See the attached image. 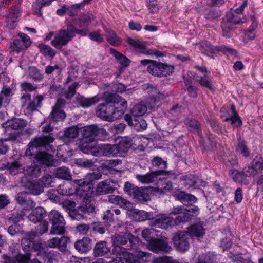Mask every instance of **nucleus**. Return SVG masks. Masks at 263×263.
I'll list each match as a JSON object with an SVG mask.
<instances>
[{"mask_svg":"<svg viewBox=\"0 0 263 263\" xmlns=\"http://www.w3.org/2000/svg\"><path fill=\"white\" fill-rule=\"evenodd\" d=\"M173 195L176 200L180 201L184 205L196 203L198 200L195 196L187 193L185 191H180V189L176 190Z\"/></svg>","mask_w":263,"mask_h":263,"instance_id":"obj_18","label":"nucleus"},{"mask_svg":"<svg viewBox=\"0 0 263 263\" xmlns=\"http://www.w3.org/2000/svg\"><path fill=\"white\" fill-rule=\"evenodd\" d=\"M23 173L27 176L37 178L40 175L41 168L37 164L33 162L31 165L24 167Z\"/></svg>","mask_w":263,"mask_h":263,"instance_id":"obj_29","label":"nucleus"},{"mask_svg":"<svg viewBox=\"0 0 263 263\" xmlns=\"http://www.w3.org/2000/svg\"><path fill=\"white\" fill-rule=\"evenodd\" d=\"M103 219L105 226H110L114 220V215L112 211L110 210L106 211L104 213Z\"/></svg>","mask_w":263,"mask_h":263,"instance_id":"obj_63","label":"nucleus"},{"mask_svg":"<svg viewBox=\"0 0 263 263\" xmlns=\"http://www.w3.org/2000/svg\"><path fill=\"white\" fill-rule=\"evenodd\" d=\"M108 200L110 203L117 204L124 209L129 208V205L131 204L129 201L119 195H110L108 196Z\"/></svg>","mask_w":263,"mask_h":263,"instance_id":"obj_34","label":"nucleus"},{"mask_svg":"<svg viewBox=\"0 0 263 263\" xmlns=\"http://www.w3.org/2000/svg\"><path fill=\"white\" fill-rule=\"evenodd\" d=\"M184 210V208L182 205H180L174 206L170 211V216H176L174 219L179 218V222L178 221L176 222L177 226L189 222L192 220V215Z\"/></svg>","mask_w":263,"mask_h":263,"instance_id":"obj_12","label":"nucleus"},{"mask_svg":"<svg viewBox=\"0 0 263 263\" xmlns=\"http://www.w3.org/2000/svg\"><path fill=\"white\" fill-rule=\"evenodd\" d=\"M132 196L134 199L137 202H146L150 200L149 194L142 187H137Z\"/></svg>","mask_w":263,"mask_h":263,"instance_id":"obj_35","label":"nucleus"},{"mask_svg":"<svg viewBox=\"0 0 263 263\" xmlns=\"http://www.w3.org/2000/svg\"><path fill=\"white\" fill-rule=\"evenodd\" d=\"M50 116L52 121L58 122L63 121L65 119L66 115L63 110L52 108Z\"/></svg>","mask_w":263,"mask_h":263,"instance_id":"obj_46","label":"nucleus"},{"mask_svg":"<svg viewBox=\"0 0 263 263\" xmlns=\"http://www.w3.org/2000/svg\"><path fill=\"white\" fill-rule=\"evenodd\" d=\"M25 251H33L36 252L38 256H41L45 263H53L55 260L56 254L52 251H47L42 242H36L30 246V248L23 249Z\"/></svg>","mask_w":263,"mask_h":263,"instance_id":"obj_8","label":"nucleus"},{"mask_svg":"<svg viewBox=\"0 0 263 263\" xmlns=\"http://www.w3.org/2000/svg\"><path fill=\"white\" fill-rule=\"evenodd\" d=\"M229 174L234 182L239 183H246L247 175L245 174L242 171H239L237 170L233 169L230 170Z\"/></svg>","mask_w":263,"mask_h":263,"instance_id":"obj_40","label":"nucleus"},{"mask_svg":"<svg viewBox=\"0 0 263 263\" xmlns=\"http://www.w3.org/2000/svg\"><path fill=\"white\" fill-rule=\"evenodd\" d=\"M113 248L111 250V254L117 256H125L127 253V249L125 248L118 243H115L113 241Z\"/></svg>","mask_w":263,"mask_h":263,"instance_id":"obj_57","label":"nucleus"},{"mask_svg":"<svg viewBox=\"0 0 263 263\" xmlns=\"http://www.w3.org/2000/svg\"><path fill=\"white\" fill-rule=\"evenodd\" d=\"M231 110L233 113V115L230 117H227L223 120L224 122L230 121L231 124L235 127H239L242 125V121L240 117L238 114L235 106L234 104L231 106Z\"/></svg>","mask_w":263,"mask_h":263,"instance_id":"obj_31","label":"nucleus"},{"mask_svg":"<svg viewBox=\"0 0 263 263\" xmlns=\"http://www.w3.org/2000/svg\"><path fill=\"white\" fill-rule=\"evenodd\" d=\"M27 125L26 120L22 118L14 117L8 119L2 124V127L6 130H20L23 129Z\"/></svg>","mask_w":263,"mask_h":263,"instance_id":"obj_14","label":"nucleus"},{"mask_svg":"<svg viewBox=\"0 0 263 263\" xmlns=\"http://www.w3.org/2000/svg\"><path fill=\"white\" fill-rule=\"evenodd\" d=\"M83 196L84 198L80 205L77 209L68 212V215L72 220H83L86 219L88 216L95 213V201L93 197L86 194Z\"/></svg>","mask_w":263,"mask_h":263,"instance_id":"obj_4","label":"nucleus"},{"mask_svg":"<svg viewBox=\"0 0 263 263\" xmlns=\"http://www.w3.org/2000/svg\"><path fill=\"white\" fill-rule=\"evenodd\" d=\"M78 187L76 189L77 192H80L79 195L81 196L85 195V194L89 195L92 193L93 189V183L92 180L88 178H84L83 179L76 180ZM79 194L78 193H77Z\"/></svg>","mask_w":263,"mask_h":263,"instance_id":"obj_15","label":"nucleus"},{"mask_svg":"<svg viewBox=\"0 0 263 263\" xmlns=\"http://www.w3.org/2000/svg\"><path fill=\"white\" fill-rule=\"evenodd\" d=\"M29 76L30 79L35 82H41L43 79V74L36 67H30Z\"/></svg>","mask_w":263,"mask_h":263,"instance_id":"obj_55","label":"nucleus"},{"mask_svg":"<svg viewBox=\"0 0 263 263\" xmlns=\"http://www.w3.org/2000/svg\"><path fill=\"white\" fill-rule=\"evenodd\" d=\"M115 188L110 185V181L106 180L100 182L97 187L96 192L98 195H104L109 193H112Z\"/></svg>","mask_w":263,"mask_h":263,"instance_id":"obj_30","label":"nucleus"},{"mask_svg":"<svg viewBox=\"0 0 263 263\" xmlns=\"http://www.w3.org/2000/svg\"><path fill=\"white\" fill-rule=\"evenodd\" d=\"M195 81L199 83L201 87L207 88L211 91L215 90V87L212 83L211 79L207 74H204L202 76H197L194 77Z\"/></svg>","mask_w":263,"mask_h":263,"instance_id":"obj_27","label":"nucleus"},{"mask_svg":"<svg viewBox=\"0 0 263 263\" xmlns=\"http://www.w3.org/2000/svg\"><path fill=\"white\" fill-rule=\"evenodd\" d=\"M236 150L238 153L245 158H247L250 155L251 152L247 145V142L243 139L238 140Z\"/></svg>","mask_w":263,"mask_h":263,"instance_id":"obj_42","label":"nucleus"},{"mask_svg":"<svg viewBox=\"0 0 263 263\" xmlns=\"http://www.w3.org/2000/svg\"><path fill=\"white\" fill-rule=\"evenodd\" d=\"M89 29H78L72 24H68L59 30L55 35L54 39L51 42V44L56 49L60 50L62 46L72 40L76 34L81 36H86Z\"/></svg>","mask_w":263,"mask_h":263,"instance_id":"obj_2","label":"nucleus"},{"mask_svg":"<svg viewBox=\"0 0 263 263\" xmlns=\"http://www.w3.org/2000/svg\"><path fill=\"white\" fill-rule=\"evenodd\" d=\"M142 238L147 241V244L156 238V231L153 229H146L142 230L141 233Z\"/></svg>","mask_w":263,"mask_h":263,"instance_id":"obj_53","label":"nucleus"},{"mask_svg":"<svg viewBox=\"0 0 263 263\" xmlns=\"http://www.w3.org/2000/svg\"><path fill=\"white\" fill-rule=\"evenodd\" d=\"M148 249L155 253L160 251L168 252L171 249L167 243L160 238H155L147 244Z\"/></svg>","mask_w":263,"mask_h":263,"instance_id":"obj_17","label":"nucleus"},{"mask_svg":"<svg viewBox=\"0 0 263 263\" xmlns=\"http://www.w3.org/2000/svg\"><path fill=\"white\" fill-rule=\"evenodd\" d=\"M133 252L125 254L126 263H140V260L145 257V253L135 250Z\"/></svg>","mask_w":263,"mask_h":263,"instance_id":"obj_33","label":"nucleus"},{"mask_svg":"<svg viewBox=\"0 0 263 263\" xmlns=\"http://www.w3.org/2000/svg\"><path fill=\"white\" fill-rule=\"evenodd\" d=\"M115 96L111 93L106 92L104 93L103 99L104 102L99 104L97 107L96 115L97 117L103 120L111 122L119 118V115H116L115 106L112 103V99H116Z\"/></svg>","mask_w":263,"mask_h":263,"instance_id":"obj_3","label":"nucleus"},{"mask_svg":"<svg viewBox=\"0 0 263 263\" xmlns=\"http://www.w3.org/2000/svg\"><path fill=\"white\" fill-rule=\"evenodd\" d=\"M76 164L84 168H92L94 166V162L92 160L84 158L77 159Z\"/></svg>","mask_w":263,"mask_h":263,"instance_id":"obj_56","label":"nucleus"},{"mask_svg":"<svg viewBox=\"0 0 263 263\" xmlns=\"http://www.w3.org/2000/svg\"><path fill=\"white\" fill-rule=\"evenodd\" d=\"M174 247L180 252H185L190 248V238L185 231H179L173 234Z\"/></svg>","mask_w":263,"mask_h":263,"instance_id":"obj_7","label":"nucleus"},{"mask_svg":"<svg viewBox=\"0 0 263 263\" xmlns=\"http://www.w3.org/2000/svg\"><path fill=\"white\" fill-rule=\"evenodd\" d=\"M206 136L208 143L205 144H203L204 150L209 152L214 151L216 148L217 137L215 134L212 133L210 130H208L207 132Z\"/></svg>","mask_w":263,"mask_h":263,"instance_id":"obj_32","label":"nucleus"},{"mask_svg":"<svg viewBox=\"0 0 263 263\" xmlns=\"http://www.w3.org/2000/svg\"><path fill=\"white\" fill-rule=\"evenodd\" d=\"M189 236L191 237H202L205 234V229L201 222L194 223L186 228Z\"/></svg>","mask_w":263,"mask_h":263,"instance_id":"obj_21","label":"nucleus"},{"mask_svg":"<svg viewBox=\"0 0 263 263\" xmlns=\"http://www.w3.org/2000/svg\"><path fill=\"white\" fill-rule=\"evenodd\" d=\"M208 50L212 54L217 55L219 52H221L223 54H230L231 55H235L237 53V51L235 49L224 45L220 46H214L212 44H209L207 46Z\"/></svg>","mask_w":263,"mask_h":263,"instance_id":"obj_19","label":"nucleus"},{"mask_svg":"<svg viewBox=\"0 0 263 263\" xmlns=\"http://www.w3.org/2000/svg\"><path fill=\"white\" fill-rule=\"evenodd\" d=\"M54 140V138L50 134L43 135L32 138L28 144V148L25 152L26 155L33 157L36 162L41 165L48 167L53 166L54 162L53 156L41 149L50 146V144L53 143Z\"/></svg>","mask_w":263,"mask_h":263,"instance_id":"obj_1","label":"nucleus"},{"mask_svg":"<svg viewBox=\"0 0 263 263\" xmlns=\"http://www.w3.org/2000/svg\"><path fill=\"white\" fill-rule=\"evenodd\" d=\"M201 11V14L204 15V17L209 20L217 19L221 15L220 10L213 7H208Z\"/></svg>","mask_w":263,"mask_h":263,"instance_id":"obj_36","label":"nucleus"},{"mask_svg":"<svg viewBox=\"0 0 263 263\" xmlns=\"http://www.w3.org/2000/svg\"><path fill=\"white\" fill-rule=\"evenodd\" d=\"M181 179L184 181V184L185 186H188L189 187H194L195 188L199 186L198 182L199 179L198 177L194 175L189 174L184 175L182 176Z\"/></svg>","mask_w":263,"mask_h":263,"instance_id":"obj_41","label":"nucleus"},{"mask_svg":"<svg viewBox=\"0 0 263 263\" xmlns=\"http://www.w3.org/2000/svg\"><path fill=\"white\" fill-rule=\"evenodd\" d=\"M48 229V223L46 221H43L40 224L35 227L34 230L27 233L25 236L21 240V246L23 249H29L31 246L35 244L36 242H42L40 238H36L39 235H41L46 233Z\"/></svg>","mask_w":263,"mask_h":263,"instance_id":"obj_5","label":"nucleus"},{"mask_svg":"<svg viewBox=\"0 0 263 263\" xmlns=\"http://www.w3.org/2000/svg\"><path fill=\"white\" fill-rule=\"evenodd\" d=\"M136 217L139 221H143L146 220H151L153 218V215L148 212H145L143 210L139 211L136 213Z\"/></svg>","mask_w":263,"mask_h":263,"instance_id":"obj_60","label":"nucleus"},{"mask_svg":"<svg viewBox=\"0 0 263 263\" xmlns=\"http://www.w3.org/2000/svg\"><path fill=\"white\" fill-rule=\"evenodd\" d=\"M252 164L256 174L263 170V160L260 155H257L253 160Z\"/></svg>","mask_w":263,"mask_h":263,"instance_id":"obj_61","label":"nucleus"},{"mask_svg":"<svg viewBox=\"0 0 263 263\" xmlns=\"http://www.w3.org/2000/svg\"><path fill=\"white\" fill-rule=\"evenodd\" d=\"M91 22V18L88 15L81 16L76 20V24L80 28L89 29L88 26Z\"/></svg>","mask_w":263,"mask_h":263,"instance_id":"obj_47","label":"nucleus"},{"mask_svg":"<svg viewBox=\"0 0 263 263\" xmlns=\"http://www.w3.org/2000/svg\"><path fill=\"white\" fill-rule=\"evenodd\" d=\"M226 17L228 22L233 24H238L243 23L241 21L240 15L234 11L228 12L226 14Z\"/></svg>","mask_w":263,"mask_h":263,"instance_id":"obj_52","label":"nucleus"},{"mask_svg":"<svg viewBox=\"0 0 263 263\" xmlns=\"http://www.w3.org/2000/svg\"><path fill=\"white\" fill-rule=\"evenodd\" d=\"M111 95L115 96L116 99H112V103L115 106V112L117 116L119 115V118L124 114V111L127 108V102L124 99H122L121 96L116 94L111 93Z\"/></svg>","mask_w":263,"mask_h":263,"instance_id":"obj_23","label":"nucleus"},{"mask_svg":"<svg viewBox=\"0 0 263 263\" xmlns=\"http://www.w3.org/2000/svg\"><path fill=\"white\" fill-rule=\"evenodd\" d=\"M98 131L97 125L85 126L82 130V139H85L88 141H96Z\"/></svg>","mask_w":263,"mask_h":263,"instance_id":"obj_24","label":"nucleus"},{"mask_svg":"<svg viewBox=\"0 0 263 263\" xmlns=\"http://www.w3.org/2000/svg\"><path fill=\"white\" fill-rule=\"evenodd\" d=\"M109 53L115 58L116 61L119 63L122 67L125 68L130 65L131 62L130 59L116 49L110 48L109 49Z\"/></svg>","mask_w":263,"mask_h":263,"instance_id":"obj_25","label":"nucleus"},{"mask_svg":"<svg viewBox=\"0 0 263 263\" xmlns=\"http://www.w3.org/2000/svg\"><path fill=\"white\" fill-rule=\"evenodd\" d=\"M124 118L129 126L137 131L144 130L147 127L146 121L142 117L133 118L127 114L124 115Z\"/></svg>","mask_w":263,"mask_h":263,"instance_id":"obj_13","label":"nucleus"},{"mask_svg":"<svg viewBox=\"0 0 263 263\" xmlns=\"http://www.w3.org/2000/svg\"><path fill=\"white\" fill-rule=\"evenodd\" d=\"M183 122L189 131L197 134L198 136L203 138L201 124L199 121L193 118L187 117L184 119Z\"/></svg>","mask_w":263,"mask_h":263,"instance_id":"obj_20","label":"nucleus"},{"mask_svg":"<svg viewBox=\"0 0 263 263\" xmlns=\"http://www.w3.org/2000/svg\"><path fill=\"white\" fill-rule=\"evenodd\" d=\"M92 246L91 239L87 237H84L82 239L78 240L74 245L76 250L81 254L89 252Z\"/></svg>","mask_w":263,"mask_h":263,"instance_id":"obj_22","label":"nucleus"},{"mask_svg":"<svg viewBox=\"0 0 263 263\" xmlns=\"http://www.w3.org/2000/svg\"><path fill=\"white\" fill-rule=\"evenodd\" d=\"M99 155L106 156H117L115 144H101L98 146Z\"/></svg>","mask_w":263,"mask_h":263,"instance_id":"obj_28","label":"nucleus"},{"mask_svg":"<svg viewBox=\"0 0 263 263\" xmlns=\"http://www.w3.org/2000/svg\"><path fill=\"white\" fill-rule=\"evenodd\" d=\"M48 219L52 224L50 233L52 234H63L65 232V222L63 215L58 211H51L48 214Z\"/></svg>","mask_w":263,"mask_h":263,"instance_id":"obj_6","label":"nucleus"},{"mask_svg":"<svg viewBox=\"0 0 263 263\" xmlns=\"http://www.w3.org/2000/svg\"><path fill=\"white\" fill-rule=\"evenodd\" d=\"M110 251L107 242L102 241L96 243L93 250V253L96 256H102Z\"/></svg>","mask_w":263,"mask_h":263,"instance_id":"obj_37","label":"nucleus"},{"mask_svg":"<svg viewBox=\"0 0 263 263\" xmlns=\"http://www.w3.org/2000/svg\"><path fill=\"white\" fill-rule=\"evenodd\" d=\"M37 47L40 52L45 57H49L51 59L55 55L56 51L54 50L49 45L45 44H40Z\"/></svg>","mask_w":263,"mask_h":263,"instance_id":"obj_44","label":"nucleus"},{"mask_svg":"<svg viewBox=\"0 0 263 263\" xmlns=\"http://www.w3.org/2000/svg\"><path fill=\"white\" fill-rule=\"evenodd\" d=\"M132 145L133 140L130 137H122L119 142L115 144L117 156H122L126 154Z\"/></svg>","mask_w":263,"mask_h":263,"instance_id":"obj_16","label":"nucleus"},{"mask_svg":"<svg viewBox=\"0 0 263 263\" xmlns=\"http://www.w3.org/2000/svg\"><path fill=\"white\" fill-rule=\"evenodd\" d=\"M79 133V128L77 126H72L66 128L64 130L63 139H74L77 137Z\"/></svg>","mask_w":263,"mask_h":263,"instance_id":"obj_49","label":"nucleus"},{"mask_svg":"<svg viewBox=\"0 0 263 263\" xmlns=\"http://www.w3.org/2000/svg\"><path fill=\"white\" fill-rule=\"evenodd\" d=\"M95 141H88L85 139H81L80 145L81 150L85 154H93L96 153Z\"/></svg>","mask_w":263,"mask_h":263,"instance_id":"obj_39","label":"nucleus"},{"mask_svg":"<svg viewBox=\"0 0 263 263\" xmlns=\"http://www.w3.org/2000/svg\"><path fill=\"white\" fill-rule=\"evenodd\" d=\"M106 41L109 44L115 47L120 46L122 42L121 38L118 37L114 31L109 32L106 37Z\"/></svg>","mask_w":263,"mask_h":263,"instance_id":"obj_48","label":"nucleus"},{"mask_svg":"<svg viewBox=\"0 0 263 263\" xmlns=\"http://www.w3.org/2000/svg\"><path fill=\"white\" fill-rule=\"evenodd\" d=\"M174 71L173 65L156 61L151 74L159 78L166 77L172 74Z\"/></svg>","mask_w":263,"mask_h":263,"instance_id":"obj_10","label":"nucleus"},{"mask_svg":"<svg viewBox=\"0 0 263 263\" xmlns=\"http://www.w3.org/2000/svg\"><path fill=\"white\" fill-rule=\"evenodd\" d=\"M26 186L29 193L33 195H39L44 191L43 185H41L39 181H28Z\"/></svg>","mask_w":263,"mask_h":263,"instance_id":"obj_38","label":"nucleus"},{"mask_svg":"<svg viewBox=\"0 0 263 263\" xmlns=\"http://www.w3.org/2000/svg\"><path fill=\"white\" fill-rule=\"evenodd\" d=\"M153 167L158 168V170L165 171L167 168V162L163 160L160 157L155 156L151 160Z\"/></svg>","mask_w":263,"mask_h":263,"instance_id":"obj_50","label":"nucleus"},{"mask_svg":"<svg viewBox=\"0 0 263 263\" xmlns=\"http://www.w3.org/2000/svg\"><path fill=\"white\" fill-rule=\"evenodd\" d=\"M49 5L50 1H46V0H37L36 4L32 5L33 13L39 16H41L42 14V7Z\"/></svg>","mask_w":263,"mask_h":263,"instance_id":"obj_54","label":"nucleus"},{"mask_svg":"<svg viewBox=\"0 0 263 263\" xmlns=\"http://www.w3.org/2000/svg\"><path fill=\"white\" fill-rule=\"evenodd\" d=\"M179 219L178 218L174 219L172 217L167 216L165 214H161L153 217L151 223L153 226L156 228L167 230L172 228L174 226H177L176 222H177Z\"/></svg>","mask_w":263,"mask_h":263,"instance_id":"obj_9","label":"nucleus"},{"mask_svg":"<svg viewBox=\"0 0 263 263\" xmlns=\"http://www.w3.org/2000/svg\"><path fill=\"white\" fill-rule=\"evenodd\" d=\"M23 251L25 252V254L15 251L16 263H29L31 261V251Z\"/></svg>","mask_w":263,"mask_h":263,"instance_id":"obj_58","label":"nucleus"},{"mask_svg":"<svg viewBox=\"0 0 263 263\" xmlns=\"http://www.w3.org/2000/svg\"><path fill=\"white\" fill-rule=\"evenodd\" d=\"M169 172L167 171L162 170H156L151 171L146 173L145 175L137 174L136 178L140 182L144 184H149L154 182L157 179H161L158 178V177L161 175L167 176Z\"/></svg>","mask_w":263,"mask_h":263,"instance_id":"obj_11","label":"nucleus"},{"mask_svg":"<svg viewBox=\"0 0 263 263\" xmlns=\"http://www.w3.org/2000/svg\"><path fill=\"white\" fill-rule=\"evenodd\" d=\"M47 212L42 207H37L33 209L28 216L29 220L34 223L41 222L46 216Z\"/></svg>","mask_w":263,"mask_h":263,"instance_id":"obj_26","label":"nucleus"},{"mask_svg":"<svg viewBox=\"0 0 263 263\" xmlns=\"http://www.w3.org/2000/svg\"><path fill=\"white\" fill-rule=\"evenodd\" d=\"M99 101V98L97 96L92 98L81 97L79 100V104L82 107L85 108L95 104Z\"/></svg>","mask_w":263,"mask_h":263,"instance_id":"obj_45","label":"nucleus"},{"mask_svg":"<svg viewBox=\"0 0 263 263\" xmlns=\"http://www.w3.org/2000/svg\"><path fill=\"white\" fill-rule=\"evenodd\" d=\"M129 237H132L130 233H125L123 235H117L114 239V242L115 243H118L119 245H126L128 242Z\"/></svg>","mask_w":263,"mask_h":263,"instance_id":"obj_59","label":"nucleus"},{"mask_svg":"<svg viewBox=\"0 0 263 263\" xmlns=\"http://www.w3.org/2000/svg\"><path fill=\"white\" fill-rule=\"evenodd\" d=\"M20 12L18 10H12L9 13L7 17L8 21L12 23L13 27L16 25V23L18 21V17H20Z\"/></svg>","mask_w":263,"mask_h":263,"instance_id":"obj_64","label":"nucleus"},{"mask_svg":"<svg viewBox=\"0 0 263 263\" xmlns=\"http://www.w3.org/2000/svg\"><path fill=\"white\" fill-rule=\"evenodd\" d=\"M55 175L57 178L64 180H71V175L68 168L61 167L57 170Z\"/></svg>","mask_w":263,"mask_h":263,"instance_id":"obj_51","label":"nucleus"},{"mask_svg":"<svg viewBox=\"0 0 263 263\" xmlns=\"http://www.w3.org/2000/svg\"><path fill=\"white\" fill-rule=\"evenodd\" d=\"M232 255L229 256L228 257L231 258L234 263H250L251 260L250 258H244L241 256V253L233 254L231 252Z\"/></svg>","mask_w":263,"mask_h":263,"instance_id":"obj_62","label":"nucleus"},{"mask_svg":"<svg viewBox=\"0 0 263 263\" xmlns=\"http://www.w3.org/2000/svg\"><path fill=\"white\" fill-rule=\"evenodd\" d=\"M147 111V107L145 105L138 104L135 105L130 110V114L133 118L142 117Z\"/></svg>","mask_w":263,"mask_h":263,"instance_id":"obj_43","label":"nucleus"}]
</instances>
